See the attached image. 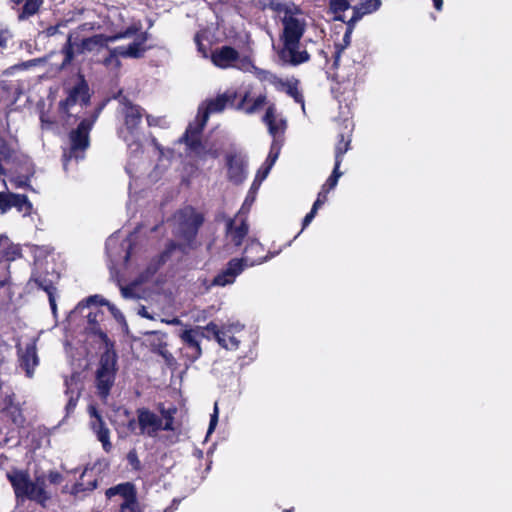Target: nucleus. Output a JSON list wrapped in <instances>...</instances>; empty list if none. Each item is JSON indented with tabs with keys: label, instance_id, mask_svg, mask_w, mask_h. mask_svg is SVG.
Returning a JSON list of instances; mask_svg holds the SVG:
<instances>
[{
	"label": "nucleus",
	"instance_id": "40",
	"mask_svg": "<svg viewBox=\"0 0 512 512\" xmlns=\"http://www.w3.org/2000/svg\"><path fill=\"white\" fill-rule=\"evenodd\" d=\"M287 92L295 99V101L301 103L302 108L304 109L303 98H302V95L298 92L297 88L293 87V86H289L287 89Z\"/></svg>",
	"mask_w": 512,
	"mask_h": 512
},
{
	"label": "nucleus",
	"instance_id": "16",
	"mask_svg": "<svg viewBox=\"0 0 512 512\" xmlns=\"http://www.w3.org/2000/svg\"><path fill=\"white\" fill-rule=\"evenodd\" d=\"M109 499L119 497L120 512H140L135 488L131 483H122L106 490Z\"/></svg>",
	"mask_w": 512,
	"mask_h": 512
},
{
	"label": "nucleus",
	"instance_id": "46",
	"mask_svg": "<svg viewBox=\"0 0 512 512\" xmlns=\"http://www.w3.org/2000/svg\"><path fill=\"white\" fill-rule=\"evenodd\" d=\"M135 284H133L131 287H122L121 293L124 298H132L135 297L136 294L133 292Z\"/></svg>",
	"mask_w": 512,
	"mask_h": 512
},
{
	"label": "nucleus",
	"instance_id": "13",
	"mask_svg": "<svg viewBox=\"0 0 512 512\" xmlns=\"http://www.w3.org/2000/svg\"><path fill=\"white\" fill-rule=\"evenodd\" d=\"M39 336H31L16 344L19 367L25 372L28 378H32L35 369L39 365L37 354V342Z\"/></svg>",
	"mask_w": 512,
	"mask_h": 512
},
{
	"label": "nucleus",
	"instance_id": "33",
	"mask_svg": "<svg viewBox=\"0 0 512 512\" xmlns=\"http://www.w3.org/2000/svg\"><path fill=\"white\" fill-rule=\"evenodd\" d=\"M15 193L0 192V213L5 214L13 207Z\"/></svg>",
	"mask_w": 512,
	"mask_h": 512
},
{
	"label": "nucleus",
	"instance_id": "11",
	"mask_svg": "<svg viewBox=\"0 0 512 512\" xmlns=\"http://www.w3.org/2000/svg\"><path fill=\"white\" fill-rule=\"evenodd\" d=\"M93 125V121L85 119L81 121L76 130L70 133V146L63 153V165L67 170L69 163L74 159L78 161L84 157V152L89 146V131Z\"/></svg>",
	"mask_w": 512,
	"mask_h": 512
},
{
	"label": "nucleus",
	"instance_id": "20",
	"mask_svg": "<svg viewBox=\"0 0 512 512\" xmlns=\"http://www.w3.org/2000/svg\"><path fill=\"white\" fill-rule=\"evenodd\" d=\"M90 100L89 87L83 78L68 90L67 98L61 102V108L65 112H69L74 106H86Z\"/></svg>",
	"mask_w": 512,
	"mask_h": 512
},
{
	"label": "nucleus",
	"instance_id": "9",
	"mask_svg": "<svg viewBox=\"0 0 512 512\" xmlns=\"http://www.w3.org/2000/svg\"><path fill=\"white\" fill-rule=\"evenodd\" d=\"M197 124L191 123L183 137L188 149L189 155L195 160L197 165L204 166L207 162L215 160L219 157L222 146L217 142H204L198 141V135L196 133Z\"/></svg>",
	"mask_w": 512,
	"mask_h": 512
},
{
	"label": "nucleus",
	"instance_id": "37",
	"mask_svg": "<svg viewBox=\"0 0 512 512\" xmlns=\"http://www.w3.org/2000/svg\"><path fill=\"white\" fill-rule=\"evenodd\" d=\"M218 415H219L218 404L215 403L214 409H213V414L210 417V423H209V428H208V432H207L208 435L211 434L214 431V429L216 428L217 423H218Z\"/></svg>",
	"mask_w": 512,
	"mask_h": 512
},
{
	"label": "nucleus",
	"instance_id": "21",
	"mask_svg": "<svg viewBox=\"0 0 512 512\" xmlns=\"http://www.w3.org/2000/svg\"><path fill=\"white\" fill-rule=\"evenodd\" d=\"M88 413L90 415V428L95 433L97 439L101 442L103 449L106 452H110L112 444L110 442V431L108 427L104 423L95 406L90 405L88 407Z\"/></svg>",
	"mask_w": 512,
	"mask_h": 512
},
{
	"label": "nucleus",
	"instance_id": "56",
	"mask_svg": "<svg viewBox=\"0 0 512 512\" xmlns=\"http://www.w3.org/2000/svg\"><path fill=\"white\" fill-rule=\"evenodd\" d=\"M153 142H154L155 147L160 151V153H162V151L160 150L158 144L155 141H153Z\"/></svg>",
	"mask_w": 512,
	"mask_h": 512
},
{
	"label": "nucleus",
	"instance_id": "31",
	"mask_svg": "<svg viewBox=\"0 0 512 512\" xmlns=\"http://www.w3.org/2000/svg\"><path fill=\"white\" fill-rule=\"evenodd\" d=\"M353 23L354 22H350V21L348 23L349 24V28L347 29V31L345 32V34L343 36V44L336 45L335 61H334V64L336 66H338L339 63H340L341 53H342L343 49L350 44L351 35H352V24Z\"/></svg>",
	"mask_w": 512,
	"mask_h": 512
},
{
	"label": "nucleus",
	"instance_id": "2",
	"mask_svg": "<svg viewBox=\"0 0 512 512\" xmlns=\"http://www.w3.org/2000/svg\"><path fill=\"white\" fill-rule=\"evenodd\" d=\"M211 61L218 68H236L243 72L253 73L260 81L268 82L277 88L284 86L282 80L276 75L267 70L257 68L250 56H241L238 51L231 46H222L215 49L211 53Z\"/></svg>",
	"mask_w": 512,
	"mask_h": 512
},
{
	"label": "nucleus",
	"instance_id": "48",
	"mask_svg": "<svg viewBox=\"0 0 512 512\" xmlns=\"http://www.w3.org/2000/svg\"><path fill=\"white\" fill-rule=\"evenodd\" d=\"M163 119L147 115V122L149 126L160 125Z\"/></svg>",
	"mask_w": 512,
	"mask_h": 512
},
{
	"label": "nucleus",
	"instance_id": "44",
	"mask_svg": "<svg viewBox=\"0 0 512 512\" xmlns=\"http://www.w3.org/2000/svg\"><path fill=\"white\" fill-rule=\"evenodd\" d=\"M11 35L7 29L0 28V48L6 46L7 41L10 39Z\"/></svg>",
	"mask_w": 512,
	"mask_h": 512
},
{
	"label": "nucleus",
	"instance_id": "60",
	"mask_svg": "<svg viewBox=\"0 0 512 512\" xmlns=\"http://www.w3.org/2000/svg\"><path fill=\"white\" fill-rule=\"evenodd\" d=\"M286 512H291V510H287Z\"/></svg>",
	"mask_w": 512,
	"mask_h": 512
},
{
	"label": "nucleus",
	"instance_id": "14",
	"mask_svg": "<svg viewBox=\"0 0 512 512\" xmlns=\"http://www.w3.org/2000/svg\"><path fill=\"white\" fill-rule=\"evenodd\" d=\"M116 356L114 352L107 350L100 360V367L96 374V383L99 394L105 398L114 383Z\"/></svg>",
	"mask_w": 512,
	"mask_h": 512
},
{
	"label": "nucleus",
	"instance_id": "30",
	"mask_svg": "<svg viewBox=\"0 0 512 512\" xmlns=\"http://www.w3.org/2000/svg\"><path fill=\"white\" fill-rule=\"evenodd\" d=\"M350 139L345 138L343 135L340 136V139L335 148V165L340 166L344 154L349 150Z\"/></svg>",
	"mask_w": 512,
	"mask_h": 512
},
{
	"label": "nucleus",
	"instance_id": "4",
	"mask_svg": "<svg viewBox=\"0 0 512 512\" xmlns=\"http://www.w3.org/2000/svg\"><path fill=\"white\" fill-rule=\"evenodd\" d=\"M175 408L165 409L161 407L160 415L148 408L137 409V420L130 419L128 427L135 431L138 427L141 435L155 438L160 431H173Z\"/></svg>",
	"mask_w": 512,
	"mask_h": 512
},
{
	"label": "nucleus",
	"instance_id": "19",
	"mask_svg": "<svg viewBox=\"0 0 512 512\" xmlns=\"http://www.w3.org/2000/svg\"><path fill=\"white\" fill-rule=\"evenodd\" d=\"M205 332H207L206 326H196L193 328H185L179 334L182 342L185 343L188 349L191 351L188 356L192 361L198 359L202 355L201 340L203 338L210 339V336Z\"/></svg>",
	"mask_w": 512,
	"mask_h": 512
},
{
	"label": "nucleus",
	"instance_id": "59",
	"mask_svg": "<svg viewBox=\"0 0 512 512\" xmlns=\"http://www.w3.org/2000/svg\"><path fill=\"white\" fill-rule=\"evenodd\" d=\"M94 118H97V115H94ZM93 122L95 121V119L92 120Z\"/></svg>",
	"mask_w": 512,
	"mask_h": 512
},
{
	"label": "nucleus",
	"instance_id": "45",
	"mask_svg": "<svg viewBox=\"0 0 512 512\" xmlns=\"http://www.w3.org/2000/svg\"><path fill=\"white\" fill-rule=\"evenodd\" d=\"M254 200H255V192H250V193L247 195V197H246V199H245V201H244V203H243V206H242V208H241V211H243V210H245V209H247V210H248V209H249V207H250V206L252 205V203L254 202Z\"/></svg>",
	"mask_w": 512,
	"mask_h": 512
},
{
	"label": "nucleus",
	"instance_id": "10",
	"mask_svg": "<svg viewBox=\"0 0 512 512\" xmlns=\"http://www.w3.org/2000/svg\"><path fill=\"white\" fill-rule=\"evenodd\" d=\"M124 125L120 129V136L127 143L131 152H137L141 145L139 125L142 119V109L139 106L126 103L123 105Z\"/></svg>",
	"mask_w": 512,
	"mask_h": 512
},
{
	"label": "nucleus",
	"instance_id": "43",
	"mask_svg": "<svg viewBox=\"0 0 512 512\" xmlns=\"http://www.w3.org/2000/svg\"><path fill=\"white\" fill-rule=\"evenodd\" d=\"M316 209L312 208L311 211L304 217L302 224V231L312 222L315 215L317 214Z\"/></svg>",
	"mask_w": 512,
	"mask_h": 512
},
{
	"label": "nucleus",
	"instance_id": "5",
	"mask_svg": "<svg viewBox=\"0 0 512 512\" xmlns=\"http://www.w3.org/2000/svg\"><path fill=\"white\" fill-rule=\"evenodd\" d=\"M263 122L267 125L269 134L273 137V141L268 157L256 175L255 181L259 182L258 185H260V183L268 176L271 168L278 159L282 146L281 137L283 136L286 129V121L280 114L277 113L274 104L268 105L265 115L263 116ZM255 185L256 182H254L253 187Z\"/></svg>",
	"mask_w": 512,
	"mask_h": 512
},
{
	"label": "nucleus",
	"instance_id": "54",
	"mask_svg": "<svg viewBox=\"0 0 512 512\" xmlns=\"http://www.w3.org/2000/svg\"><path fill=\"white\" fill-rule=\"evenodd\" d=\"M13 422L16 424H21L23 422V418L20 412H18L16 416H13Z\"/></svg>",
	"mask_w": 512,
	"mask_h": 512
},
{
	"label": "nucleus",
	"instance_id": "51",
	"mask_svg": "<svg viewBox=\"0 0 512 512\" xmlns=\"http://www.w3.org/2000/svg\"><path fill=\"white\" fill-rule=\"evenodd\" d=\"M156 269L157 267H153V269L149 268L148 271H147V275H145L144 277H142L141 279V282H143L144 280H146L149 276H151L152 274H154L156 272Z\"/></svg>",
	"mask_w": 512,
	"mask_h": 512
},
{
	"label": "nucleus",
	"instance_id": "49",
	"mask_svg": "<svg viewBox=\"0 0 512 512\" xmlns=\"http://www.w3.org/2000/svg\"><path fill=\"white\" fill-rule=\"evenodd\" d=\"M162 321L169 325H181L182 324L181 320L178 318H172L169 320H162Z\"/></svg>",
	"mask_w": 512,
	"mask_h": 512
},
{
	"label": "nucleus",
	"instance_id": "24",
	"mask_svg": "<svg viewBox=\"0 0 512 512\" xmlns=\"http://www.w3.org/2000/svg\"><path fill=\"white\" fill-rule=\"evenodd\" d=\"M66 395L68 396V403L66 405L67 413L74 410L80 396L82 384L78 375H72L69 379L65 380Z\"/></svg>",
	"mask_w": 512,
	"mask_h": 512
},
{
	"label": "nucleus",
	"instance_id": "28",
	"mask_svg": "<svg viewBox=\"0 0 512 512\" xmlns=\"http://www.w3.org/2000/svg\"><path fill=\"white\" fill-rule=\"evenodd\" d=\"M13 198V207H15L23 217H31L35 213L33 204L29 201L26 195L15 194Z\"/></svg>",
	"mask_w": 512,
	"mask_h": 512
},
{
	"label": "nucleus",
	"instance_id": "8",
	"mask_svg": "<svg viewBox=\"0 0 512 512\" xmlns=\"http://www.w3.org/2000/svg\"><path fill=\"white\" fill-rule=\"evenodd\" d=\"M105 304V299L99 295L89 296L85 300L81 301L74 310L70 313V319L75 320L78 316H83L87 320L86 329L98 335L107 345L108 338L100 327V323L103 321L104 313L99 306Z\"/></svg>",
	"mask_w": 512,
	"mask_h": 512
},
{
	"label": "nucleus",
	"instance_id": "3",
	"mask_svg": "<svg viewBox=\"0 0 512 512\" xmlns=\"http://www.w3.org/2000/svg\"><path fill=\"white\" fill-rule=\"evenodd\" d=\"M272 257L273 255H264V247L257 239L248 238L242 258L229 261L227 268L214 278L213 285L232 284L244 268L262 264Z\"/></svg>",
	"mask_w": 512,
	"mask_h": 512
},
{
	"label": "nucleus",
	"instance_id": "50",
	"mask_svg": "<svg viewBox=\"0 0 512 512\" xmlns=\"http://www.w3.org/2000/svg\"><path fill=\"white\" fill-rule=\"evenodd\" d=\"M433 1V6L436 10L440 11L442 9V6H443V0H432Z\"/></svg>",
	"mask_w": 512,
	"mask_h": 512
},
{
	"label": "nucleus",
	"instance_id": "55",
	"mask_svg": "<svg viewBox=\"0 0 512 512\" xmlns=\"http://www.w3.org/2000/svg\"><path fill=\"white\" fill-rule=\"evenodd\" d=\"M88 475V471L87 469L83 472L82 476H81V479L84 480L85 477H87Z\"/></svg>",
	"mask_w": 512,
	"mask_h": 512
},
{
	"label": "nucleus",
	"instance_id": "52",
	"mask_svg": "<svg viewBox=\"0 0 512 512\" xmlns=\"http://www.w3.org/2000/svg\"><path fill=\"white\" fill-rule=\"evenodd\" d=\"M128 459H129V461H130L132 464H134V463H137V462H138L137 456H136V454H135V453H133V452H130V453L128 454Z\"/></svg>",
	"mask_w": 512,
	"mask_h": 512
},
{
	"label": "nucleus",
	"instance_id": "58",
	"mask_svg": "<svg viewBox=\"0 0 512 512\" xmlns=\"http://www.w3.org/2000/svg\"><path fill=\"white\" fill-rule=\"evenodd\" d=\"M53 30H55V28H53ZM54 33V31H52V29H49V34H52Z\"/></svg>",
	"mask_w": 512,
	"mask_h": 512
},
{
	"label": "nucleus",
	"instance_id": "42",
	"mask_svg": "<svg viewBox=\"0 0 512 512\" xmlns=\"http://www.w3.org/2000/svg\"><path fill=\"white\" fill-rule=\"evenodd\" d=\"M48 480L51 484H60L63 480L62 475L57 471H50Z\"/></svg>",
	"mask_w": 512,
	"mask_h": 512
},
{
	"label": "nucleus",
	"instance_id": "12",
	"mask_svg": "<svg viewBox=\"0 0 512 512\" xmlns=\"http://www.w3.org/2000/svg\"><path fill=\"white\" fill-rule=\"evenodd\" d=\"M206 329L221 347L227 350H237L241 342L240 334L243 332L244 325L239 321H231L219 327L216 323L210 322L206 325Z\"/></svg>",
	"mask_w": 512,
	"mask_h": 512
},
{
	"label": "nucleus",
	"instance_id": "17",
	"mask_svg": "<svg viewBox=\"0 0 512 512\" xmlns=\"http://www.w3.org/2000/svg\"><path fill=\"white\" fill-rule=\"evenodd\" d=\"M175 221L178 223L177 233L190 241L196 235L203 218L194 209L187 207L175 215Z\"/></svg>",
	"mask_w": 512,
	"mask_h": 512
},
{
	"label": "nucleus",
	"instance_id": "25",
	"mask_svg": "<svg viewBox=\"0 0 512 512\" xmlns=\"http://www.w3.org/2000/svg\"><path fill=\"white\" fill-rule=\"evenodd\" d=\"M267 103L265 95H259L255 99H251L246 93L237 105L238 110L244 111L246 114H254L264 107Z\"/></svg>",
	"mask_w": 512,
	"mask_h": 512
},
{
	"label": "nucleus",
	"instance_id": "53",
	"mask_svg": "<svg viewBox=\"0 0 512 512\" xmlns=\"http://www.w3.org/2000/svg\"><path fill=\"white\" fill-rule=\"evenodd\" d=\"M139 314L142 316V317H145V318H148V319H151L152 317L148 314L147 310L145 307H142L140 310H139Z\"/></svg>",
	"mask_w": 512,
	"mask_h": 512
},
{
	"label": "nucleus",
	"instance_id": "15",
	"mask_svg": "<svg viewBox=\"0 0 512 512\" xmlns=\"http://www.w3.org/2000/svg\"><path fill=\"white\" fill-rule=\"evenodd\" d=\"M236 98L235 91H227L214 99L209 100L205 106L199 108L195 122L197 124L196 133H200L205 126L209 114L222 112L229 104H232Z\"/></svg>",
	"mask_w": 512,
	"mask_h": 512
},
{
	"label": "nucleus",
	"instance_id": "39",
	"mask_svg": "<svg viewBox=\"0 0 512 512\" xmlns=\"http://www.w3.org/2000/svg\"><path fill=\"white\" fill-rule=\"evenodd\" d=\"M108 306V309L110 310L111 314L114 316V318L119 322L125 324V319L122 313L112 304L108 303L105 300V304Z\"/></svg>",
	"mask_w": 512,
	"mask_h": 512
},
{
	"label": "nucleus",
	"instance_id": "18",
	"mask_svg": "<svg viewBox=\"0 0 512 512\" xmlns=\"http://www.w3.org/2000/svg\"><path fill=\"white\" fill-rule=\"evenodd\" d=\"M283 47L279 50L278 56L283 64L296 66L305 63L310 56L302 47L300 40L281 39Z\"/></svg>",
	"mask_w": 512,
	"mask_h": 512
},
{
	"label": "nucleus",
	"instance_id": "38",
	"mask_svg": "<svg viewBox=\"0 0 512 512\" xmlns=\"http://www.w3.org/2000/svg\"><path fill=\"white\" fill-rule=\"evenodd\" d=\"M97 486V482L96 480H92V481H89L88 482V486H85L84 482H79L75 485L74 489H73V493L74 494H77L79 493L80 491H84V490H93L95 489Z\"/></svg>",
	"mask_w": 512,
	"mask_h": 512
},
{
	"label": "nucleus",
	"instance_id": "47",
	"mask_svg": "<svg viewBox=\"0 0 512 512\" xmlns=\"http://www.w3.org/2000/svg\"><path fill=\"white\" fill-rule=\"evenodd\" d=\"M48 298H49V304H50L51 310H52L53 314H56L57 304H56L55 292L48 294Z\"/></svg>",
	"mask_w": 512,
	"mask_h": 512
},
{
	"label": "nucleus",
	"instance_id": "35",
	"mask_svg": "<svg viewBox=\"0 0 512 512\" xmlns=\"http://www.w3.org/2000/svg\"><path fill=\"white\" fill-rule=\"evenodd\" d=\"M339 168H340V166H336V165L334 166V170H333L331 176L327 179L325 184L322 186V187H325L327 190H329V192L336 187L338 180L342 175Z\"/></svg>",
	"mask_w": 512,
	"mask_h": 512
},
{
	"label": "nucleus",
	"instance_id": "57",
	"mask_svg": "<svg viewBox=\"0 0 512 512\" xmlns=\"http://www.w3.org/2000/svg\"><path fill=\"white\" fill-rule=\"evenodd\" d=\"M22 0H12L15 4H19Z\"/></svg>",
	"mask_w": 512,
	"mask_h": 512
},
{
	"label": "nucleus",
	"instance_id": "41",
	"mask_svg": "<svg viewBox=\"0 0 512 512\" xmlns=\"http://www.w3.org/2000/svg\"><path fill=\"white\" fill-rule=\"evenodd\" d=\"M117 245H118L117 237L111 236L108 238V240L106 242V250L110 257L112 256V250L114 248H116Z\"/></svg>",
	"mask_w": 512,
	"mask_h": 512
},
{
	"label": "nucleus",
	"instance_id": "6",
	"mask_svg": "<svg viewBox=\"0 0 512 512\" xmlns=\"http://www.w3.org/2000/svg\"><path fill=\"white\" fill-rule=\"evenodd\" d=\"M268 8L275 12L282 22L281 39L301 40L307 27V19L298 6L293 3L271 1Z\"/></svg>",
	"mask_w": 512,
	"mask_h": 512
},
{
	"label": "nucleus",
	"instance_id": "29",
	"mask_svg": "<svg viewBox=\"0 0 512 512\" xmlns=\"http://www.w3.org/2000/svg\"><path fill=\"white\" fill-rule=\"evenodd\" d=\"M31 282L35 283L37 287L44 290L47 295L56 292V289L53 285V280L47 276L39 274L38 272L33 273Z\"/></svg>",
	"mask_w": 512,
	"mask_h": 512
},
{
	"label": "nucleus",
	"instance_id": "23",
	"mask_svg": "<svg viewBox=\"0 0 512 512\" xmlns=\"http://www.w3.org/2000/svg\"><path fill=\"white\" fill-rule=\"evenodd\" d=\"M249 226L243 219L230 220L227 224V238L235 246L242 244L248 234Z\"/></svg>",
	"mask_w": 512,
	"mask_h": 512
},
{
	"label": "nucleus",
	"instance_id": "36",
	"mask_svg": "<svg viewBox=\"0 0 512 512\" xmlns=\"http://www.w3.org/2000/svg\"><path fill=\"white\" fill-rule=\"evenodd\" d=\"M328 193L329 190H327L325 187H322L312 208L318 210L327 201Z\"/></svg>",
	"mask_w": 512,
	"mask_h": 512
},
{
	"label": "nucleus",
	"instance_id": "1",
	"mask_svg": "<svg viewBox=\"0 0 512 512\" xmlns=\"http://www.w3.org/2000/svg\"><path fill=\"white\" fill-rule=\"evenodd\" d=\"M120 39H131L132 41L126 46L121 45L111 50L109 57L104 61L105 65L108 67H119V56L126 58H139L146 50V33L140 31V28L136 25H130L127 27H119L117 25V28L113 33L109 35L97 34L92 37L84 38L80 45L76 43L72 34L69 35L67 45L64 48L65 59L62 66L71 62L74 57L75 47L78 52H94L107 47L110 42H115Z\"/></svg>",
	"mask_w": 512,
	"mask_h": 512
},
{
	"label": "nucleus",
	"instance_id": "34",
	"mask_svg": "<svg viewBox=\"0 0 512 512\" xmlns=\"http://www.w3.org/2000/svg\"><path fill=\"white\" fill-rule=\"evenodd\" d=\"M43 0H26L23 6L21 17H29L35 14L41 6Z\"/></svg>",
	"mask_w": 512,
	"mask_h": 512
},
{
	"label": "nucleus",
	"instance_id": "26",
	"mask_svg": "<svg viewBox=\"0 0 512 512\" xmlns=\"http://www.w3.org/2000/svg\"><path fill=\"white\" fill-rule=\"evenodd\" d=\"M381 0H361L360 3L353 8V16L350 22L359 21L364 15L375 12L379 9Z\"/></svg>",
	"mask_w": 512,
	"mask_h": 512
},
{
	"label": "nucleus",
	"instance_id": "22",
	"mask_svg": "<svg viewBox=\"0 0 512 512\" xmlns=\"http://www.w3.org/2000/svg\"><path fill=\"white\" fill-rule=\"evenodd\" d=\"M229 179L239 184L246 178V161L241 153H229L226 157Z\"/></svg>",
	"mask_w": 512,
	"mask_h": 512
},
{
	"label": "nucleus",
	"instance_id": "7",
	"mask_svg": "<svg viewBox=\"0 0 512 512\" xmlns=\"http://www.w3.org/2000/svg\"><path fill=\"white\" fill-rule=\"evenodd\" d=\"M7 477L18 499L27 498L45 506L51 498V494L46 490L45 478L42 475L37 476L35 481H32L27 472L14 470L9 472Z\"/></svg>",
	"mask_w": 512,
	"mask_h": 512
},
{
	"label": "nucleus",
	"instance_id": "27",
	"mask_svg": "<svg viewBox=\"0 0 512 512\" xmlns=\"http://www.w3.org/2000/svg\"><path fill=\"white\" fill-rule=\"evenodd\" d=\"M18 255V248L13 246L7 237L0 234V262L14 260Z\"/></svg>",
	"mask_w": 512,
	"mask_h": 512
},
{
	"label": "nucleus",
	"instance_id": "32",
	"mask_svg": "<svg viewBox=\"0 0 512 512\" xmlns=\"http://www.w3.org/2000/svg\"><path fill=\"white\" fill-rule=\"evenodd\" d=\"M362 70H363V64L360 61L354 62L353 68L351 69V71H349L346 74V81L348 83V86L355 85V83L358 79V76L362 72ZM339 76L342 78H345V75H339Z\"/></svg>",
	"mask_w": 512,
	"mask_h": 512
}]
</instances>
